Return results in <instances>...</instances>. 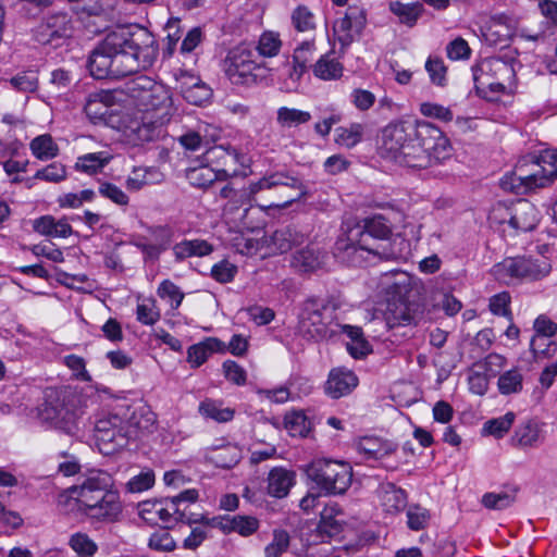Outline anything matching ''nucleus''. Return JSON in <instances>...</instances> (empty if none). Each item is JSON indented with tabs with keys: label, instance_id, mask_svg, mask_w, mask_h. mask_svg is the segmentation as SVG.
<instances>
[{
	"label": "nucleus",
	"instance_id": "nucleus-15",
	"mask_svg": "<svg viewBox=\"0 0 557 557\" xmlns=\"http://www.w3.org/2000/svg\"><path fill=\"white\" fill-rule=\"evenodd\" d=\"M112 480L111 476L103 471H94L79 485H74L69 488L70 497L76 498L84 508L92 500L101 497L102 493L111 491Z\"/></svg>",
	"mask_w": 557,
	"mask_h": 557
},
{
	"label": "nucleus",
	"instance_id": "nucleus-40",
	"mask_svg": "<svg viewBox=\"0 0 557 557\" xmlns=\"http://www.w3.org/2000/svg\"><path fill=\"white\" fill-rule=\"evenodd\" d=\"M497 386L502 395L520 393L523 386V376L518 369H510L498 377Z\"/></svg>",
	"mask_w": 557,
	"mask_h": 557
},
{
	"label": "nucleus",
	"instance_id": "nucleus-14",
	"mask_svg": "<svg viewBox=\"0 0 557 557\" xmlns=\"http://www.w3.org/2000/svg\"><path fill=\"white\" fill-rule=\"evenodd\" d=\"M141 519L149 524L162 522L169 528L175 519H184V511L170 497L156 500H145L138 505Z\"/></svg>",
	"mask_w": 557,
	"mask_h": 557
},
{
	"label": "nucleus",
	"instance_id": "nucleus-22",
	"mask_svg": "<svg viewBox=\"0 0 557 557\" xmlns=\"http://www.w3.org/2000/svg\"><path fill=\"white\" fill-rule=\"evenodd\" d=\"M358 385L357 375L345 368L331 370L325 383V393L334 398H341L350 394Z\"/></svg>",
	"mask_w": 557,
	"mask_h": 557
},
{
	"label": "nucleus",
	"instance_id": "nucleus-57",
	"mask_svg": "<svg viewBox=\"0 0 557 557\" xmlns=\"http://www.w3.org/2000/svg\"><path fill=\"white\" fill-rule=\"evenodd\" d=\"M420 112L426 117L437 119L443 122H450L454 117L449 108L433 102H422L420 104Z\"/></svg>",
	"mask_w": 557,
	"mask_h": 557
},
{
	"label": "nucleus",
	"instance_id": "nucleus-3",
	"mask_svg": "<svg viewBox=\"0 0 557 557\" xmlns=\"http://www.w3.org/2000/svg\"><path fill=\"white\" fill-rule=\"evenodd\" d=\"M126 92L141 110L140 117L128 126L134 140L144 144L162 137L175 112L171 90L146 75H138L126 83Z\"/></svg>",
	"mask_w": 557,
	"mask_h": 557
},
{
	"label": "nucleus",
	"instance_id": "nucleus-33",
	"mask_svg": "<svg viewBox=\"0 0 557 557\" xmlns=\"http://www.w3.org/2000/svg\"><path fill=\"white\" fill-rule=\"evenodd\" d=\"M212 252V246L203 239L183 240L173 247V253L177 260L197 256L203 257Z\"/></svg>",
	"mask_w": 557,
	"mask_h": 557
},
{
	"label": "nucleus",
	"instance_id": "nucleus-44",
	"mask_svg": "<svg viewBox=\"0 0 557 557\" xmlns=\"http://www.w3.org/2000/svg\"><path fill=\"white\" fill-rule=\"evenodd\" d=\"M516 500L515 493L499 492L485 493L482 496V505L487 509L503 510L510 507Z\"/></svg>",
	"mask_w": 557,
	"mask_h": 557
},
{
	"label": "nucleus",
	"instance_id": "nucleus-59",
	"mask_svg": "<svg viewBox=\"0 0 557 557\" xmlns=\"http://www.w3.org/2000/svg\"><path fill=\"white\" fill-rule=\"evenodd\" d=\"M11 86L23 92H33L37 89L38 79L37 76L32 72H23L10 79Z\"/></svg>",
	"mask_w": 557,
	"mask_h": 557
},
{
	"label": "nucleus",
	"instance_id": "nucleus-11",
	"mask_svg": "<svg viewBox=\"0 0 557 557\" xmlns=\"http://www.w3.org/2000/svg\"><path fill=\"white\" fill-rule=\"evenodd\" d=\"M535 168L534 171L527 173L522 165L516 166L515 171L500 178L502 189L516 195H524L535 188L546 186L548 176L544 174V169L539 164H535Z\"/></svg>",
	"mask_w": 557,
	"mask_h": 557
},
{
	"label": "nucleus",
	"instance_id": "nucleus-28",
	"mask_svg": "<svg viewBox=\"0 0 557 557\" xmlns=\"http://www.w3.org/2000/svg\"><path fill=\"white\" fill-rule=\"evenodd\" d=\"M296 474L292 470L282 467L273 468L268 475L269 495L283 498L287 496L290 487L295 484Z\"/></svg>",
	"mask_w": 557,
	"mask_h": 557
},
{
	"label": "nucleus",
	"instance_id": "nucleus-1",
	"mask_svg": "<svg viewBox=\"0 0 557 557\" xmlns=\"http://www.w3.org/2000/svg\"><path fill=\"white\" fill-rule=\"evenodd\" d=\"M159 47L145 27L121 26L109 32L95 47L87 67L97 79L119 78L150 67Z\"/></svg>",
	"mask_w": 557,
	"mask_h": 557
},
{
	"label": "nucleus",
	"instance_id": "nucleus-52",
	"mask_svg": "<svg viewBox=\"0 0 557 557\" xmlns=\"http://www.w3.org/2000/svg\"><path fill=\"white\" fill-rule=\"evenodd\" d=\"M289 546V535L284 530H276L273 540L265 546L264 554L267 557H280Z\"/></svg>",
	"mask_w": 557,
	"mask_h": 557
},
{
	"label": "nucleus",
	"instance_id": "nucleus-62",
	"mask_svg": "<svg viewBox=\"0 0 557 557\" xmlns=\"http://www.w3.org/2000/svg\"><path fill=\"white\" fill-rule=\"evenodd\" d=\"M237 273V267L227 260L220 261L211 269L212 277L219 283H230Z\"/></svg>",
	"mask_w": 557,
	"mask_h": 557
},
{
	"label": "nucleus",
	"instance_id": "nucleus-24",
	"mask_svg": "<svg viewBox=\"0 0 557 557\" xmlns=\"http://www.w3.org/2000/svg\"><path fill=\"white\" fill-rule=\"evenodd\" d=\"M236 170L230 173L226 169L214 170L208 165H201L198 168L188 169L186 172V178L190 185L207 189L209 187H215L220 182H225L228 177L236 175Z\"/></svg>",
	"mask_w": 557,
	"mask_h": 557
},
{
	"label": "nucleus",
	"instance_id": "nucleus-31",
	"mask_svg": "<svg viewBox=\"0 0 557 557\" xmlns=\"http://www.w3.org/2000/svg\"><path fill=\"white\" fill-rule=\"evenodd\" d=\"M272 240L276 249L284 253L304 244L306 234L294 225H287L276 230L272 236Z\"/></svg>",
	"mask_w": 557,
	"mask_h": 557
},
{
	"label": "nucleus",
	"instance_id": "nucleus-26",
	"mask_svg": "<svg viewBox=\"0 0 557 557\" xmlns=\"http://www.w3.org/2000/svg\"><path fill=\"white\" fill-rule=\"evenodd\" d=\"M132 431L125 426V419L121 416V425L113 428L108 433L100 434V437L95 440L99 451L103 455H111L125 447L131 440Z\"/></svg>",
	"mask_w": 557,
	"mask_h": 557
},
{
	"label": "nucleus",
	"instance_id": "nucleus-56",
	"mask_svg": "<svg viewBox=\"0 0 557 557\" xmlns=\"http://www.w3.org/2000/svg\"><path fill=\"white\" fill-rule=\"evenodd\" d=\"M107 95L94 94L90 95L85 103L84 110L90 119H102L108 113V108L104 104Z\"/></svg>",
	"mask_w": 557,
	"mask_h": 557
},
{
	"label": "nucleus",
	"instance_id": "nucleus-27",
	"mask_svg": "<svg viewBox=\"0 0 557 557\" xmlns=\"http://www.w3.org/2000/svg\"><path fill=\"white\" fill-rule=\"evenodd\" d=\"M206 459L218 468L231 469L240 461L242 449L235 444L227 443L219 447L209 448Z\"/></svg>",
	"mask_w": 557,
	"mask_h": 557
},
{
	"label": "nucleus",
	"instance_id": "nucleus-46",
	"mask_svg": "<svg viewBox=\"0 0 557 557\" xmlns=\"http://www.w3.org/2000/svg\"><path fill=\"white\" fill-rule=\"evenodd\" d=\"M69 545L81 557H89L97 552L96 543L87 534L81 532L71 536Z\"/></svg>",
	"mask_w": 557,
	"mask_h": 557
},
{
	"label": "nucleus",
	"instance_id": "nucleus-48",
	"mask_svg": "<svg viewBox=\"0 0 557 557\" xmlns=\"http://www.w3.org/2000/svg\"><path fill=\"white\" fill-rule=\"evenodd\" d=\"M137 320L145 325H153L160 319V311L156 306L153 299H147L137 305L136 308Z\"/></svg>",
	"mask_w": 557,
	"mask_h": 557
},
{
	"label": "nucleus",
	"instance_id": "nucleus-19",
	"mask_svg": "<svg viewBox=\"0 0 557 557\" xmlns=\"http://www.w3.org/2000/svg\"><path fill=\"white\" fill-rule=\"evenodd\" d=\"M398 445L393 441L379 436H363L357 443V449L366 459L381 461L385 468H389L384 461L396 453ZM397 466L391 467L395 469Z\"/></svg>",
	"mask_w": 557,
	"mask_h": 557
},
{
	"label": "nucleus",
	"instance_id": "nucleus-49",
	"mask_svg": "<svg viewBox=\"0 0 557 557\" xmlns=\"http://www.w3.org/2000/svg\"><path fill=\"white\" fill-rule=\"evenodd\" d=\"M34 178L50 183H59L66 178V169L59 162H52L46 168L38 170L35 173Z\"/></svg>",
	"mask_w": 557,
	"mask_h": 557
},
{
	"label": "nucleus",
	"instance_id": "nucleus-10",
	"mask_svg": "<svg viewBox=\"0 0 557 557\" xmlns=\"http://www.w3.org/2000/svg\"><path fill=\"white\" fill-rule=\"evenodd\" d=\"M471 71L475 87L488 88L493 92H503L506 87L500 78L513 74L512 67L497 58L485 59L473 65Z\"/></svg>",
	"mask_w": 557,
	"mask_h": 557
},
{
	"label": "nucleus",
	"instance_id": "nucleus-13",
	"mask_svg": "<svg viewBox=\"0 0 557 557\" xmlns=\"http://www.w3.org/2000/svg\"><path fill=\"white\" fill-rule=\"evenodd\" d=\"M252 53L246 48H238L226 59L225 73L233 84H250L256 82V70L260 66L251 59Z\"/></svg>",
	"mask_w": 557,
	"mask_h": 557
},
{
	"label": "nucleus",
	"instance_id": "nucleus-58",
	"mask_svg": "<svg viewBox=\"0 0 557 557\" xmlns=\"http://www.w3.org/2000/svg\"><path fill=\"white\" fill-rule=\"evenodd\" d=\"M207 160L213 161L214 159L222 160L224 164L239 162L243 156L235 148H225L223 146H215L207 150Z\"/></svg>",
	"mask_w": 557,
	"mask_h": 557
},
{
	"label": "nucleus",
	"instance_id": "nucleus-37",
	"mask_svg": "<svg viewBox=\"0 0 557 557\" xmlns=\"http://www.w3.org/2000/svg\"><path fill=\"white\" fill-rule=\"evenodd\" d=\"M199 412L207 419H212L216 422H227L234 417V410L231 408H223L220 401L213 399H205L199 405Z\"/></svg>",
	"mask_w": 557,
	"mask_h": 557
},
{
	"label": "nucleus",
	"instance_id": "nucleus-61",
	"mask_svg": "<svg viewBox=\"0 0 557 557\" xmlns=\"http://www.w3.org/2000/svg\"><path fill=\"white\" fill-rule=\"evenodd\" d=\"M99 194L119 206H127L128 196L116 185L104 182L100 184Z\"/></svg>",
	"mask_w": 557,
	"mask_h": 557
},
{
	"label": "nucleus",
	"instance_id": "nucleus-64",
	"mask_svg": "<svg viewBox=\"0 0 557 557\" xmlns=\"http://www.w3.org/2000/svg\"><path fill=\"white\" fill-rule=\"evenodd\" d=\"M293 24L299 32L314 28L313 14L306 7H298L292 15Z\"/></svg>",
	"mask_w": 557,
	"mask_h": 557
},
{
	"label": "nucleus",
	"instance_id": "nucleus-53",
	"mask_svg": "<svg viewBox=\"0 0 557 557\" xmlns=\"http://www.w3.org/2000/svg\"><path fill=\"white\" fill-rule=\"evenodd\" d=\"M425 70L433 84L442 87L446 85L447 67L442 59L430 57L425 62Z\"/></svg>",
	"mask_w": 557,
	"mask_h": 557
},
{
	"label": "nucleus",
	"instance_id": "nucleus-9",
	"mask_svg": "<svg viewBox=\"0 0 557 557\" xmlns=\"http://www.w3.org/2000/svg\"><path fill=\"white\" fill-rule=\"evenodd\" d=\"M547 260H539L527 257L506 258L493 267L495 277L507 284H515L523 280L536 281L545 277L550 272Z\"/></svg>",
	"mask_w": 557,
	"mask_h": 557
},
{
	"label": "nucleus",
	"instance_id": "nucleus-36",
	"mask_svg": "<svg viewBox=\"0 0 557 557\" xmlns=\"http://www.w3.org/2000/svg\"><path fill=\"white\" fill-rule=\"evenodd\" d=\"M333 508H324L320 513V521L317 525V536L321 542L337 535L342 531V524L334 518Z\"/></svg>",
	"mask_w": 557,
	"mask_h": 557
},
{
	"label": "nucleus",
	"instance_id": "nucleus-29",
	"mask_svg": "<svg viewBox=\"0 0 557 557\" xmlns=\"http://www.w3.org/2000/svg\"><path fill=\"white\" fill-rule=\"evenodd\" d=\"M381 505L386 512L396 513L407 506L406 492L393 483H382L379 487Z\"/></svg>",
	"mask_w": 557,
	"mask_h": 557
},
{
	"label": "nucleus",
	"instance_id": "nucleus-7",
	"mask_svg": "<svg viewBox=\"0 0 557 557\" xmlns=\"http://www.w3.org/2000/svg\"><path fill=\"white\" fill-rule=\"evenodd\" d=\"M306 473L325 495L344 494L352 480V469L348 463L325 458L311 461Z\"/></svg>",
	"mask_w": 557,
	"mask_h": 557
},
{
	"label": "nucleus",
	"instance_id": "nucleus-8",
	"mask_svg": "<svg viewBox=\"0 0 557 557\" xmlns=\"http://www.w3.org/2000/svg\"><path fill=\"white\" fill-rule=\"evenodd\" d=\"M334 322V309L317 298H309L304 302L299 315V330L301 334L313 341H324L337 335Z\"/></svg>",
	"mask_w": 557,
	"mask_h": 557
},
{
	"label": "nucleus",
	"instance_id": "nucleus-30",
	"mask_svg": "<svg viewBox=\"0 0 557 557\" xmlns=\"http://www.w3.org/2000/svg\"><path fill=\"white\" fill-rule=\"evenodd\" d=\"M224 349L225 345L223 342L215 337H210L199 344L190 346L187 351V359L194 368H198L207 361L210 355L224 351Z\"/></svg>",
	"mask_w": 557,
	"mask_h": 557
},
{
	"label": "nucleus",
	"instance_id": "nucleus-50",
	"mask_svg": "<svg viewBox=\"0 0 557 557\" xmlns=\"http://www.w3.org/2000/svg\"><path fill=\"white\" fill-rule=\"evenodd\" d=\"M154 480V472L152 470L148 469L141 471L126 483V490L129 493H140L147 491L153 486Z\"/></svg>",
	"mask_w": 557,
	"mask_h": 557
},
{
	"label": "nucleus",
	"instance_id": "nucleus-42",
	"mask_svg": "<svg viewBox=\"0 0 557 557\" xmlns=\"http://www.w3.org/2000/svg\"><path fill=\"white\" fill-rule=\"evenodd\" d=\"M515 418L513 412H507L503 417L491 419L484 423L483 433L502 438L513 424Z\"/></svg>",
	"mask_w": 557,
	"mask_h": 557
},
{
	"label": "nucleus",
	"instance_id": "nucleus-17",
	"mask_svg": "<svg viewBox=\"0 0 557 557\" xmlns=\"http://www.w3.org/2000/svg\"><path fill=\"white\" fill-rule=\"evenodd\" d=\"M102 494L82 509L90 519L101 522L117 521L123 509L119 493L111 490Z\"/></svg>",
	"mask_w": 557,
	"mask_h": 557
},
{
	"label": "nucleus",
	"instance_id": "nucleus-45",
	"mask_svg": "<svg viewBox=\"0 0 557 557\" xmlns=\"http://www.w3.org/2000/svg\"><path fill=\"white\" fill-rule=\"evenodd\" d=\"M284 424L292 436H306L310 431V422L302 412H292L285 416Z\"/></svg>",
	"mask_w": 557,
	"mask_h": 557
},
{
	"label": "nucleus",
	"instance_id": "nucleus-6",
	"mask_svg": "<svg viewBox=\"0 0 557 557\" xmlns=\"http://www.w3.org/2000/svg\"><path fill=\"white\" fill-rule=\"evenodd\" d=\"M84 414L82 397L73 392H50L39 407V418L71 436L78 434Z\"/></svg>",
	"mask_w": 557,
	"mask_h": 557
},
{
	"label": "nucleus",
	"instance_id": "nucleus-34",
	"mask_svg": "<svg viewBox=\"0 0 557 557\" xmlns=\"http://www.w3.org/2000/svg\"><path fill=\"white\" fill-rule=\"evenodd\" d=\"M389 10L398 16L400 23L409 27L414 26L418 18L424 12L423 4L419 1L412 3L391 2Z\"/></svg>",
	"mask_w": 557,
	"mask_h": 557
},
{
	"label": "nucleus",
	"instance_id": "nucleus-60",
	"mask_svg": "<svg viewBox=\"0 0 557 557\" xmlns=\"http://www.w3.org/2000/svg\"><path fill=\"white\" fill-rule=\"evenodd\" d=\"M408 527L411 530L419 531L426 527L430 515L425 508L418 505L410 506L407 510Z\"/></svg>",
	"mask_w": 557,
	"mask_h": 557
},
{
	"label": "nucleus",
	"instance_id": "nucleus-16",
	"mask_svg": "<svg viewBox=\"0 0 557 557\" xmlns=\"http://www.w3.org/2000/svg\"><path fill=\"white\" fill-rule=\"evenodd\" d=\"M367 23L366 12L359 7H348L345 15L335 22L333 26L334 36L344 50L349 47L361 34Z\"/></svg>",
	"mask_w": 557,
	"mask_h": 557
},
{
	"label": "nucleus",
	"instance_id": "nucleus-63",
	"mask_svg": "<svg viewBox=\"0 0 557 557\" xmlns=\"http://www.w3.org/2000/svg\"><path fill=\"white\" fill-rule=\"evenodd\" d=\"M121 425V416L117 413H107L96 419L94 422V437H100V434L108 433L113 428Z\"/></svg>",
	"mask_w": 557,
	"mask_h": 557
},
{
	"label": "nucleus",
	"instance_id": "nucleus-43",
	"mask_svg": "<svg viewBox=\"0 0 557 557\" xmlns=\"http://www.w3.org/2000/svg\"><path fill=\"white\" fill-rule=\"evenodd\" d=\"M363 128V125L360 123H352L347 127H338L336 129L337 144L345 146L347 148L355 147L362 139Z\"/></svg>",
	"mask_w": 557,
	"mask_h": 557
},
{
	"label": "nucleus",
	"instance_id": "nucleus-12",
	"mask_svg": "<svg viewBox=\"0 0 557 557\" xmlns=\"http://www.w3.org/2000/svg\"><path fill=\"white\" fill-rule=\"evenodd\" d=\"M73 27L67 13L57 12L47 15L36 32L37 41L41 45L58 47L60 40L72 36Z\"/></svg>",
	"mask_w": 557,
	"mask_h": 557
},
{
	"label": "nucleus",
	"instance_id": "nucleus-2",
	"mask_svg": "<svg viewBox=\"0 0 557 557\" xmlns=\"http://www.w3.org/2000/svg\"><path fill=\"white\" fill-rule=\"evenodd\" d=\"M383 148L400 166L423 170L451 156L449 139L436 125L426 121L399 120L382 132Z\"/></svg>",
	"mask_w": 557,
	"mask_h": 557
},
{
	"label": "nucleus",
	"instance_id": "nucleus-20",
	"mask_svg": "<svg viewBox=\"0 0 557 557\" xmlns=\"http://www.w3.org/2000/svg\"><path fill=\"white\" fill-rule=\"evenodd\" d=\"M384 310L387 315L384 319L392 330L416 325L419 319L417 307L403 299L388 300Z\"/></svg>",
	"mask_w": 557,
	"mask_h": 557
},
{
	"label": "nucleus",
	"instance_id": "nucleus-38",
	"mask_svg": "<svg viewBox=\"0 0 557 557\" xmlns=\"http://www.w3.org/2000/svg\"><path fill=\"white\" fill-rule=\"evenodd\" d=\"M29 147L33 154L39 160H49L57 157L59 153L58 145L48 134L35 137L30 141Z\"/></svg>",
	"mask_w": 557,
	"mask_h": 557
},
{
	"label": "nucleus",
	"instance_id": "nucleus-41",
	"mask_svg": "<svg viewBox=\"0 0 557 557\" xmlns=\"http://www.w3.org/2000/svg\"><path fill=\"white\" fill-rule=\"evenodd\" d=\"M310 120L311 114L308 111L287 107H281L277 110L276 121L282 127L298 126L308 123Z\"/></svg>",
	"mask_w": 557,
	"mask_h": 557
},
{
	"label": "nucleus",
	"instance_id": "nucleus-5",
	"mask_svg": "<svg viewBox=\"0 0 557 557\" xmlns=\"http://www.w3.org/2000/svg\"><path fill=\"white\" fill-rule=\"evenodd\" d=\"M278 186H286L298 190V195L281 203H270L269 208L286 209L295 201L305 200L310 196L308 187L302 181L289 171H275L265 173L257 182H252L248 187L236 189L232 183H226L219 188V197L226 199L225 211L238 209L242 206L250 205L256 195L274 189Z\"/></svg>",
	"mask_w": 557,
	"mask_h": 557
},
{
	"label": "nucleus",
	"instance_id": "nucleus-51",
	"mask_svg": "<svg viewBox=\"0 0 557 557\" xmlns=\"http://www.w3.org/2000/svg\"><path fill=\"white\" fill-rule=\"evenodd\" d=\"M511 219V205L504 202L494 205L488 213V221L492 226L508 225L510 227Z\"/></svg>",
	"mask_w": 557,
	"mask_h": 557
},
{
	"label": "nucleus",
	"instance_id": "nucleus-39",
	"mask_svg": "<svg viewBox=\"0 0 557 557\" xmlns=\"http://www.w3.org/2000/svg\"><path fill=\"white\" fill-rule=\"evenodd\" d=\"M313 74L323 81L339 78L343 74V66L327 54L322 55L313 65Z\"/></svg>",
	"mask_w": 557,
	"mask_h": 557
},
{
	"label": "nucleus",
	"instance_id": "nucleus-55",
	"mask_svg": "<svg viewBox=\"0 0 557 557\" xmlns=\"http://www.w3.org/2000/svg\"><path fill=\"white\" fill-rule=\"evenodd\" d=\"M280 48L281 40L278 35L271 32L262 34L257 46L259 54L269 58L276 55L280 51Z\"/></svg>",
	"mask_w": 557,
	"mask_h": 557
},
{
	"label": "nucleus",
	"instance_id": "nucleus-35",
	"mask_svg": "<svg viewBox=\"0 0 557 557\" xmlns=\"http://www.w3.org/2000/svg\"><path fill=\"white\" fill-rule=\"evenodd\" d=\"M110 159L104 152L87 153L77 158L75 169L89 175L97 174L102 171Z\"/></svg>",
	"mask_w": 557,
	"mask_h": 557
},
{
	"label": "nucleus",
	"instance_id": "nucleus-54",
	"mask_svg": "<svg viewBox=\"0 0 557 557\" xmlns=\"http://www.w3.org/2000/svg\"><path fill=\"white\" fill-rule=\"evenodd\" d=\"M158 295L163 299H170L171 307L173 309H177L184 299V293L176 284L170 280H164L161 282L158 288Z\"/></svg>",
	"mask_w": 557,
	"mask_h": 557
},
{
	"label": "nucleus",
	"instance_id": "nucleus-18",
	"mask_svg": "<svg viewBox=\"0 0 557 557\" xmlns=\"http://www.w3.org/2000/svg\"><path fill=\"white\" fill-rule=\"evenodd\" d=\"M544 425L534 418L521 422L515 429L511 445L521 449L539 447L545 440Z\"/></svg>",
	"mask_w": 557,
	"mask_h": 557
},
{
	"label": "nucleus",
	"instance_id": "nucleus-23",
	"mask_svg": "<svg viewBox=\"0 0 557 557\" xmlns=\"http://www.w3.org/2000/svg\"><path fill=\"white\" fill-rule=\"evenodd\" d=\"M510 228L517 232L533 231L539 223V211L533 203L525 199L511 203Z\"/></svg>",
	"mask_w": 557,
	"mask_h": 557
},
{
	"label": "nucleus",
	"instance_id": "nucleus-25",
	"mask_svg": "<svg viewBox=\"0 0 557 557\" xmlns=\"http://www.w3.org/2000/svg\"><path fill=\"white\" fill-rule=\"evenodd\" d=\"M213 528L220 529L224 533L237 532L243 536L253 534L259 528V521L251 516H234V517H213Z\"/></svg>",
	"mask_w": 557,
	"mask_h": 557
},
{
	"label": "nucleus",
	"instance_id": "nucleus-47",
	"mask_svg": "<svg viewBox=\"0 0 557 557\" xmlns=\"http://www.w3.org/2000/svg\"><path fill=\"white\" fill-rule=\"evenodd\" d=\"M184 99L195 106H201L211 97V89L203 83H195L191 86L183 87Z\"/></svg>",
	"mask_w": 557,
	"mask_h": 557
},
{
	"label": "nucleus",
	"instance_id": "nucleus-32",
	"mask_svg": "<svg viewBox=\"0 0 557 557\" xmlns=\"http://www.w3.org/2000/svg\"><path fill=\"white\" fill-rule=\"evenodd\" d=\"M125 426L131 431L129 438H136L139 434L150 433L154 429L156 419L148 410L133 411L129 417H124Z\"/></svg>",
	"mask_w": 557,
	"mask_h": 557
},
{
	"label": "nucleus",
	"instance_id": "nucleus-4",
	"mask_svg": "<svg viewBox=\"0 0 557 557\" xmlns=\"http://www.w3.org/2000/svg\"><path fill=\"white\" fill-rule=\"evenodd\" d=\"M392 227L383 215L364 218L349 227L345 237L335 244L336 255L354 265L362 262V252L377 257L380 260H392L398 253L391 242Z\"/></svg>",
	"mask_w": 557,
	"mask_h": 557
},
{
	"label": "nucleus",
	"instance_id": "nucleus-21",
	"mask_svg": "<svg viewBox=\"0 0 557 557\" xmlns=\"http://www.w3.org/2000/svg\"><path fill=\"white\" fill-rule=\"evenodd\" d=\"M327 253L314 245L297 250L293 255L292 267L301 273L321 270L326 264Z\"/></svg>",
	"mask_w": 557,
	"mask_h": 557
}]
</instances>
